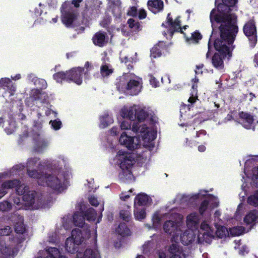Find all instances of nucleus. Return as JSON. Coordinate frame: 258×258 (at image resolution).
Returning <instances> with one entry per match:
<instances>
[{
    "label": "nucleus",
    "instance_id": "a211bd4d",
    "mask_svg": "<svg viewBox=\"0 0 258 258\" xmlns=\"http://www.w3.org/2000/svg\"><path fill=\"white\" fill-rule=\"evenodd\" d=\"M196 237V234L192 230H186L184 233L180 234V238L181 243L187 245L194 240Z\"/></svg>",
    "mask_w": 258,
    "mask_h": 258
},
{
    "label": "nucleus",
    "instance_id": "79ce46f5",
    "mask_svg": "<svg viewBox=\"0 0 258 258\" xmlns=\"http://www.w3.org/2000/svg\"><path fill=\"white\" fill-rule=\"evenodd\" d=\"M85 215L87 220L94 221L96 218V213L94 209L90 208L86 212Z\"/></svg>",
    "mask_w": 258,
    "mask_h": 258
},
{
    "label": "nucleus",
    "instance_id": "338daca9",
    "mask_svg": "<svg viewBox=\"0 0 258 258\" xmlns=\"http://www.w3.org/2000/svg\"><path fill=\"white\" fill-rule=\"evenodd\" d=\"M21 200L20 198H17L14 199V203L17 206H18L17 208L20 209L21 206L22 205V203H21Z\"/></svg>",
    "mask_w": 258,
    "mask_h": 258
},
{
    "label": "nucleus",
    "instance_id": "f704fd0d",
    "mask_svg": "<svg viewBox=\"0 0 258 258\" xmlns=\"http://www.w3.org/2000/svg\"><path fill=\"white\" fill-rule=\"evenodd\" d=\"M247 203L254 207L258 206V190L254 193L248 197L247 200Z\"/></svg>",
    "mask_w": 258,
    "mask_h": 258
},
{
    "label": "nucleus",
    "instance_id": "864d4df0",
    "mask_svg": "<svg viewBox=\"0 0 258 258\" xmlns=\"http://www.w3.org/2000/svg\"><path fill=\"white\" fill-rule=\"evenodd\" d=\"M0 84L4 87L9 88L12 81L9 78H3L0 80Z\"/></svg>",
    "mask_w": 258,
    "mask_h": 258
},
{
    "label": "nucleus",
    "instance_id": "c03bdc74",
    "mask_svg": "<svg viewBox=\"0 0 258 258\" xmlns=\"http://www.w3.org/2000/svg\"><path fill=\"white\" fill-rule=\"evenodd\" d=\"M197 87H198V86H197V84H194L192 85V88L193 89V92L191 95V96H190L188 100V101L191 104L195 103L196 99H197V96H194V93H195L196 95H197Z\"/></svg>",
    "mask_w": 258,
    "mask_h": 258
},
{
    "label": "nucleus",
    "instance_id": "9d476101",
    "mask_svg": "<svg viewBox=\"0 0 258 258\" xmlns=\"http://www.w3.org/2000/svg\"><path fill=\"white\" fill-rule=\"evenodd\" d=\"M243 31L248 38L250 46L253 47L257 42V32L254 21L250 20L247 22L243 26Z\"/></svg>",
    "mask_w": 258,
    "mask_h": 258
},
{
    "label": "nucleus",
    "instance_id": "4468645a",
    "mask_svg": "<svg viewBox=\"0 0 258 258\" xmlns=\"http://www.w3.org/2000/svg\"><path fill=\"white\" fill-rule=\"evenodd\" d=\"M92 41L95 45L103 47L108 42V37L106 33L101 31L96 33L93 36Z\"/></svg>",
    "mask_w": 258,
    "mask_h": 258
},
{
    "label": "nucleus",
    "instance_id": "f8f14e48",
    "mask_svg": "<svg viewBox=\"0 0 258 258\" xmlns=\"http://www.w3.org/2000/svg\"><path fill=\"white\" fill-rule=\"evenodd\" d=\"M84 69L78 67L73 68L68 72V81H73L78 85H80L82 83V72Z\"/></svg>",
    "mask_w": 258,
    "mask_h": 258
},
{
    "label": "nucleus",
    "instance_id": "052dcab7",
    "mask_svg": "<svg viewBox=\"0 0 258 258\" xmlns=\"http://www.w3.org/2000/svg\"><path fill=\"white\" fill-rule=\"evenodd\" d=\"M207 192V191L206 190H200L198 194L193 196L192 198L195 199L201 198L202 197H204L205 196H206Z\"/></svg>",
    "mask_w": 258,
    "mask_h": 258
},
{
    "label": "nucleus",
    "instance_id": "f3484780",
    "mask_svg": "<svg viewBox=\"0 0 258 258\" xmlns=\"http://www.w3.org/2000/svg\"><path fill=\"white\" fill-rule=\"evenodd\" d=\"M200 218L198 214L191 213L186 218V224L189 230L197 229L199 226Z\"/></svg>",
    "mask_w": 258,
    "mask_h": 258
},
{
    "label": "nucleus",
    "instance_id": "4d7b16f0",
    "mask_svg": "<svg viewBox=\"0 0 258 258\" xmlns=\"http://www.w3.org/2000/svg\"><path fill=\"white\" fill-rule=\"evenodd\" d=\"M152 220L153 225L155 226H157L158 224H160L161 220L159 215L157 213H156L154 215Z\"/></svg>",
    "mask_w": 258,
    "mask_h": 258
},
{
    "label": "nucleus",
    "instance_id": "09e8293b",
    "mask_svg": "<svg viewBox=\"0 0 258 258\" xmlns=\"http://www.w3.org/2000/svg\"><path fill=\"white\" fill-rule=\"evenodd\" d=\"M11 208V204L8 201H4L0 203V211H8Z\"/></svg>",
    "mask_w": 258,
    "mask_h": 258
},
{
    "label": "nucleus",
    "instance_id": "c756f323",
    "mask_svg": "<svg viewBox=\"0 0 258 258\" xmlns=\"http://www.w3.org/2000/svg\"><path fill=\"white\" fill-rule=\"evenodd\" d=\"M49 255L45 258H66L65 256L60 255V252L58 249L55 247H50L47 249ZM37 258H43L39 256Z\"/></svg>",
    "mask_w": 258,
    "mask_h": 258
},
{
    "label": "nucleus",
    "instance_id": "423d86ee",
    "mask_svg": "<svg viewBox=\"0 0 258 258\" xmlns=\"http://www.w3.org/2000/svg\"><path fill=\"white\" fill-rule=\"evenodd\" d=\"M82 2V0H73L71 3L66 2L62 5L61 19L63 24L67 27L76 25L78 15L75 8H79Z\"/></svg>",
    "mask_w": 258,
    "mask_h": 258
},
{
    "label": "nucleus",
    "instance_id": "13d9d810",
    "mask_svg": "<svg viewBox=\"0 0 258 258\" xmlns=\"http://www.w3.org/2000/svg\"><path fill=\"white\" fill-rule=\"evenodd\" d=\"M89 202L91 205L95 207H97L99 204L97 198L94 196H91L89 198Z\"/></svg>",
    "mask_w": 258,
    "mask_h": 258
},
{
    "label": "nucleus",
    "instance_id": "c9c22d12",
    "mask_svg": "<svg viewBox=\"0 0 258 258\" xmlns=\"http://www.w3.org/2000/svg\"><path fill=\"white\" fill-rule=\"evenodd\" d=\"M244 228L242 226L234 227L229 229V234L231 236H239L244 233Z\"/></svg>",
    "mask_w": 258,
    "mask_h": 258
},
{
    "label": "nucleus",
    "instance_id": "4be33fe9",
    "mask_svg": "<svg viewBox=\"0 0 258 258\" xmlns=\"http://www.w3.org/2000/svg\"><path fill=\"white\" fill-rule=\"evenodd\" d=\"M18 183L19 181L17 179L8 180L3 183L1 185V188L0 189V199L6 194V189L13 188L18 184Z\"/></svg>",
    "mask_w": 258,
    "mask_h": 258
},
{
    "label": "nucleus",
    "instance_id": "4c0bfd02",
    "mask_svg": "<svg viewBox=\"0 0 258 258\" xmlns=\"http://www.w3.org/2000/svg\"><path fill=\"white\" fill-rule=\"evenodd\" d=\"M19 183L15 187H16V192L19 195H24L25 194L28 193L29 191L28 190L29 187L25 185L24 184H20V182L19 180ZM15 187V186L14 187Z\"/></svg>",
    "mask_w": 258,
    "mask_h": 258
},
{
    "label": "nucleus",
    "instance_id": "bb28decb",
    "mask_svg": "<svg viewBox=\"0 0 258 258\" xmlns=\"http://www.w3.org/2000/svg\"><path fill=\"white\" fill-rule=\"evenodd\" d=\"M150 200L149 197L144 194H140L135 198V206H145L147 205Z\"/></svg>",
    "mask_w": 258,
    "mask_h": 258
},
{
    "label": "nucleus",
    "instance_id": "603ef678",
    "mask_svg": "<svg viewBox=\"0 0 258 258\" xmlns=\"http://www.w3.org/2000/svg\"><path fill=\"white\" fill-rule=\"evenodd\" d=\"M12 228L7 226L3 228L0 229V235H8L11 232H12Z\"/></svg>",
    "mask_w": 258,
    "mask_h": 258
},
{
    "label": "nucleus",
    "instance_id": "f03ea898",
    "mask_svg": "<svg viewBox=\"0 0 258 258\" xmlns=\"http://www.w3.org/2000/svg\"><path fill=\"white\" fill-rule=\"evenodd\" d=\"M120 114L124 118H126L134 120L132 130L133 132L138 134L139 137H131L124 132L120 137L119 143L129 150H134L141 146L139 139L141 137L143 142V146L149 149L153 148L152 142L156 137L155 133L147 127L146 124H140V123L144 121L148 116L145 108L138 106H134L129 108L124 107L121 109Z\"/></svg>",
    "mask_w": 258,
    "mask_h": 258
},
{
    "label": "nucleus",
    "instance_id": "473e14b6",
    "mask_svg": "<svg viewBox=\"0 0 258 258\" xmlns=\"http://www.w3.org/2000/svg\"><path fill=\"white\" fill-rule=\"evenodd\" d=\"M68 72H60L53 75V78L57 82L61 83L62 81H68Z\"/></svg>",
    "mask_w": 258,
    "mask_h": 258
},
{
    "label": "nucleus",
    "instance_id": "6e6d98bb",
    "mask_svg": "<svg viewBox=\"0 0 258 258\" xmlns=\"http://www.w3.org/2000/svg\"><path fill=\"white\" fill-rule=\"evenodd\" d=\"M68 217H63L62 219V224L64 228L67 230L71 228L72 224V222L71 220H68Z\"/></svg>",
    "mask_w": 258,
    "mask_h": 258
},
{
    "label": "nucleus",
    "instance_id": "69168bd1",
    "mask_svg": "<svg viewBox=\"0 0 258 258\" xmlns=\"http://www.w3.org/2000/svg\"><path fill=\"white\" fill-rule=\"evenodd\" d=\"M57 240V235L55 233H52L51 236H49V241L51 243H54Z\"/></svg>",
    "mask_w": 258,
    "mask_h": 258
},
{
    "label": "nucleus",
    "instance_id": "2f4dec72",
    "mask_svg": "<svg viewBox=\"0 0 258 258\" xmlns=\"http://www.w3.org/2000/svg\"><path fill=\"white\" fill-rule=\"evenodd\" d=\"M127 23L128 24L129 27L133 31L138 32L142 29V26L140 23L135 21L133 19H129Z\"/></svg>",
    "mask_w": 258,
    "mask_h": 258
},
{
    "label": "nucleus",
    "instance_id": "0e129e2a",
    "mask_svg": "<svg viewBox=\"0 0 258 258\" xmlns=\"http://www.w3.org/2000/svg\"><path fill=\"white\" fill-rule=\"evenodd\" d=\"M147 16L146 12L144 9H141L139 12V18L140 19H145Z\"/></svg>",
    "mask_w": 258,
    "mask_h": 258
},
{
    "label": "nucleus",
    "instance_id": "ea45409f",
    "mask_svg": "<svg viewBox=\"0 0 258 258\" xmlns=\"http://www.w3.org/2000/svg\"><path fill=\"white\" fill-rule=\"evenodd\" d=\"M134 214L137 220H142L146 217V212L144 209H138L136 207L134 210Z\"/></svg>",
    "mask_w": 258,
    "mask_h": 258
},
{
    "label": "nucleus",
    "instance_id": "a19ab883",
    "mask_svg": "<svg viewBox=\"0 0 258 258\" xmlns=\"http://www.w3.org/2000/svg\"><path fill=\"white\" fill-rule=\"evenodd\" d=\"M202 35L199 32H195L191 34V36L187 41L189 43H197L199 40L202 39Z\"/></svg>",
    "mask_w": 258,
    "mask_h": 258
},
{
    "label": "nucleus",
    "instance_id": "6ab92c4d",
    "mask_svg": "<svg viewBox=\"0 0 258 258\" xmlns=\"http://www.w3.org/2000/svg\"><path fill=\"white\" fill-rule=\"evenodd\" d=\"M108 4L112 12L116 17H120L121 13V3L120 0H109Z\"/></svg>",
    "mask_w": 258,
    "mask_h": 258
},
{
    "label": "nucleus",
    "instance_id": "b1692460",
    "mask_svg": "<svg viewBox=\"0 0 258 258\" xmlns=\"http://www.w3.org/2000/svg\"><path fill=\"white\" fill-rule=\"evenodd\" d=\"M35 149L37 152H41L43 151L48 146V143L44 138L38 135L35 138Z\"/></svg>",
    "mask_w": 258,
    "mask_h": 258
},
{
    "label": "nucleus",
    "instance_id": "c85d7f7f",
    "mask_svg": "<svg viewBox=\"0 0 258 258\" xmlns=\"http://www.w3.org/2000/svg\"><path fill=\"white\" fill-rule=\"evenodd\" d=\"M100 73L102 77H107L113 73L111 66L106 62H104L100 67Z\"/></svg>",
    "mask_w": 258,
    "mask_h": 258
},
{
    "label": "nucleus",
    "instance_id": "39448f33",
    "mask_svg": "<svg viewBox=\"0 0 258 258\" xmlns=\"http://www.w3.org/2000/svg\"><path fill=\"white\" fill-rule=\"evenodd\" d=\"M22 236L5 237L0 239V257H14L17 253L18 245L23 241Z\"/></svg>",
    "mask_w": 258,
    "mask_h": 258
},
{
    "label": "nucleus",
    "instance_id": "9b49d317",
    "mask_svg": "<svg viewBox=\"0 0 258 258\" xmlns=\"http://www.w3.org/2000/svg\"><path fill=\"white\" fill-rule=\"evenodd\" d=\"M162 26L168 29L167 33L164 32L165 35L168 33L172 36L174 32H178L179 30L180 31H181L180 22L179 19L177 18L174 21H173L172 18L170 17V13L168 14L166 20L164 23H162Z\"/></svg>",
    "mask_w": 258,
    "mask_h": 258
},
{
    "label": "nucleus",
    "instance_id": "5fc2aeb1",
    "mask_svg": "<svg viewBox=\"0 0 258 258\" xmlns=\"http://www.w3.org/2000/svg\"><path fill=\"white\" fill-rule=\"evenodd\" d=\"M49 123H50V124H51V126L55 130H57L59 129L61 125V122L59 120H54L53 121L51 120Z\"/></svg>",
    "mask_w": 258,
    "mask_h": 258
},
{
    "label": "nucleus",
    "instance_id": "72a5a7b5",
    "mask_svg": "<svg viewBox=\"0 0 258 258\" xmlns=\"http://www.w3.org/2000/svg\"><path fill=\"white\" fill-rule=\"evenodd\" d=\"M116 232L123 236H127L129 234V229L124 223H120L116 229Z\"/></svg>",
    "mask_w": 258,
    "mask_h": 258
},
{
    "label": "nucleus",
    "instance_id": "e433bc0d",
    "mask_svg": "<svg viewBox=\"0 0 258 258\" xmlns=\"http://www.w3.org/2000/svg\"><path fill=\"white\" fill-rule=\"evenodd\" d=\"M39 159L37 157L30 158L28 159L27 162V172L29 175V171H32L33 170H31V168H33L34 166L38 162ZM36 173H38L37 171L34 170Z\"/></svg>",
    "mask_w": 258,
    "mask_h": 258
},
{
    "label": "nucleus",
    "instance_id": "393cba45",
    "mask_svg": "<svg viewBox=\"0 0 258 258\" xmlns=\"http://www.w3.org/2000/svg\"><path fill=\"white\" fill-rule=\"evenodd\" d=\"M169 251L171 255L170 258H185L182 250L176 243H173L170 246Z\"/></svg>",
    "mask_w": 258,
    "mask_h": 258
},
{
    "label": "nucleus",
    "instance_id": "58836bf2",
    "mask_svg": "<svg viewBox=\"0 0 258 258\" xmlns=\"http://www.w3.org/2000/svg\"><path fill=\"white\" fill-rule=\"evenodd\" d=\"M46 97V94L45 93H41L38 90L34 91L31 95V97L32 99L37 100H45V97Z\"/></svg>",
    "mask_w": 258,
    "mask_h": 258
},
{
    "label": "nucleus",
    "instance_id": "1a4fd4ad",
    "mask_svg": "<svg viewBox=\"0 0 258 258\" xmlns=\"http://www.w3.org/2000/svg\"><path fill=\"white\" fill-rule=\"evenodd\" d=\"M81 231L75 229L72 231V236L68 237L65 242V249L71 253H75L78 251V246L83 241Z\"/></svg>",
    "mask_w": 258,
    "mask_h": 258
},
{
    "label": "nucleus",
    "instance_id": "49530a36",
    "mask_svg": "<svg viewBox=\"0 0 258 258\" xmlns=\"http://www.w3.org/2000/svg\"><path fill=\"white\" fill-rule=\"evenodd\" d=\"M120 217L123 220L128 221L131 218V213L129 210H121L120 213Z\"/></svg>",
    "mask_w": 258,
    "mask_h": 258
},
{
    "label": "nucleus",
    "instance_id": "e2e57ef3",
    "mask_svg": "<svg viewBox=\"0 0 258 258\" xmlns=\"http://www.w3.org/2000/svg\"><path fill=\"white\" fill-rule=\"evenodd\" d=\"M150 84L153 87H157L158 84V82L157 81L156 79L152 76H150Z\"/></svg>",
    "mask_w": 258,
    "mask_h": 258
},
{
    "label": "nucleus",
    "instance_id": "680f3d73",
    "mask_svg": "<svg viewBox=\"0 0 258 258\" xmlns=\"http://www.w3.org/2000/svg\"><path fill=\"white\" fill-rule=\"evenodd\" d=\"M25 168V166L22 164H19V165H15L13 167V172L14 171H21V170H23Z\"/></svg>",
    "mask_w": 258,
    "mask_h": 258
},
{
    "label": "nucleus",
    "instance_id": "412c9836",
    "mask_svg": "<svg viewBox=\"0 0 258 258\" xmlns=\"http://www.w3.org/2000/svg\"><path fill=\"white\" fill-rule=\"evenodd\" d=\"M244 222L247 225H254L258 222V210L250 211L244 217Z\"/></svg>",
    "mask_w": 258,
    "mask_h": 258
},
{
    "label": "nucleus",
    "instance_id": "7c9ffc66",
    "mask_svg": "<svg viewBox=\"0 0 258 258\" xmlns=\"http://www.w3.org/2000/svg\"><path fill=\"white\" fill-rule=\"evenodd\" d=\"M113 120L111 116L108 114H105L100 117V127L105 128L113 122Z\"/></svg>",
    "mask_w": 258,
    "mask_h": 258
},
{
    "label": "nucleus",
    "instance_id": "de8ad7c7",
    "mask_svg": "<svg viewBox=\"0 0 258 258\" xmlns=\"http://www.w3.org/2000/svg\"><path fill=\"white\" fill-rule=\"evenodd\" d=\"M132 121L134 122V120H125L121 123L120 128L122 130H130L131 128V123Z\"/></svg>",
    "mask_w": 258,
    "mask_h": 258
},
{
    "label": "nucleus",
    "instance_id": "7ed1b4c3",
    "mask_svg": "<svg viewBox=\"0 0 258 258\" xmlns=\"http://www.w3.org/2000/svg\"><path fill=\"white\" fill-rule=\"evenodd\" d=\"M29 176L37 179L39 184L50 187L53 190L60 191L63 189L64 177L61 173L43 174L42 172L36 173L35 171H29Z\"/></svg>",
    "mask_w": 258,
    "mask_h": 258
},
{
    "label": "nucleus",
    "instance_id": "0eeeda50",
    "mask_svg": "<svg viewBox=\"0 0 258 258\" xmlns=\"http://www.w3.org/2000/svg\"><path fill=\"white\" fill-rule=\"evenodd\" d=\"M216 235L219 238H223L229 235V230L224 226H219L217 228L215 232ZM215 232L206 222L202 223L201 230L198 235V240L199 243H210L214 237Z\"/></svg>",
    "mask_w": 258,
    "mask_h": 258
},
{
    "label": "nucleus",
    "instance_id": "774afa93",
    "mask_svg": "<svg viewBox=\"0 0 258 258\" xmlns=\"http://www.w3.org/2000/svg\"><path fill=\"white\" fill-rule=\"evenodd\" d=\"M253 62L255 64V67H258V52L255 54L254 56Z\"/></svg>",
    "mask_w": 258,
    "mask_h": 258
},
{
    "label": "nucleus",
    "instance_id": "a18cd8bd",
    "mask_svg": "<svg viewBox=\"0 0 258 258\" xmlns=\"http://www.w3.org/2000/svg\"><path fill=\"white\" fill-rule=\"evenodd\" d=\"M252 181L253 185L258 186V167L252 169Z\"/></svg>",
    "mask_w": 258,
    "mask_h": 258
},
{
    "label": "nucleus",
    "instance_id": "3c124183",
    "mask_svg": "<svg viewBox=\"0 0 258 258\" xmlns=\"http://www.w3.org/2000/svg\"><path fill=\"white\" fill-rule=\"evenodd\" d=\"M151 56L153 58H156L160 56L161 53L157 47H153L151 50Z\"/></svg>",
    "mask_w": 258,
    "mask_h": 258
},
{
    "label": "nucleus",
    "instance_id": "cd10ccee",
    "mask_svg": "<svg viewBox=\"0 0 258 258\" xmlns=\"http://www.w3.org/2000/svg\"><path fill=\"white\" fill-rule=\"evenodd\" d=\"M74 225L79 227H82L85 224V217L81 212H76L73 216Z\"/></svg>",
    "mask_w": 258,
    "mask_h": 258
},
{
    "label": "nucleus",
    "instance_id": "f257e3e1",
    "mask_svg": "<svg viewBox=\"0 0 258 258\" xmlns=\"http://www.w3.org/2000/svg\"><path fill=\"white\" fill-rule=\"evenodd\" d=\"M222 3L217 5V11L213 9L210 13V19L213 28L218 27L220 37L214 40V47L218 52L212 58L213 66L219 69L224 68L223 59L227 56H231L234 48L232 43L238 31L236 25L237 17L230 13L231 8L235 6L237 0H222ZM218 0H215L217 5Z\"/></svg>",
    "mask_w": 258,
    "mask_h": 258
},
{
    "label": "nucleus",
    "instance_id": "8fccbe9b",
    "mask_svg": "<svg viewBox=\"0 0 258 258\" xmlns=\"http://www.w3.org/2000/svg\"><path fill=\"white\" fill-rule=\"evenodd\" d=\"M209 205V201L205 200L201 204L199 208V211L201 215H203L204 212L206 210Z\"/></svg>",
    "mask_w": 258,
    "mask_h": 258
},
{
    "label": "nucleus",
    "instance_id": "a878e982",
    "mask_svg": "<svg viewBox=\"0 0 258 258\" xmlns=\"http://www.w3.org/2000/svg\"><path fill=\"white\" fill-rule=\"evenodd\" d=\"M14 220H17V222L15 225V230L17 234H22L25 231V226L23 224V218L22 216H18L14 217ZM22 235H16L15 236L19 237ZM24 237V236L22 235Z\"/></svg>",
    "mask_w": 258,
    "mask_h": 258
},
{
    "label": "nucleus",
    "instance_id": "2eb2a0df",
    "mask_svg": "<svg viewBox=\"0 0 258 258\" xmlns=\"http://www.w3.org/2000/svg\"><path fill=\"white\" fill-rule=\"evenodd\" d=\"M240 122L246 128H250L253 122V116L250 113L241 112L239 114Z\"/></svg>",
    "mask_w": 258,
    "mask_h": 258
},
{
    "label": "nucleus",
    "instance_id": "bf43d9fd",
    "mask_svg": "<svg viewBox=\"0 0 258 258\" xmlns=\"http://www.w3.org/2000/svg\"><path fill=\"white\" fill-rule=\"evenodd\" d=\"M137 9L135 7H131L127 12V14L131 16H136L137 15Z\"/></svg>",
    "mask_w": 258,
    "mask_h": 258
},
{
    "label": "nucleus",
    "instance_id": "dca6fc26",
    "mask_svg": "<svg viewBox=\"0 0 258 258\" xmlns=\"http://www.w3.org/2000/svg\"><path fill=\"white\" fill-rule=\"evenodd\" d=\"M147 5L149 10L154 14L161 12L164 7L162 0H149Z\"/></svg>",
    "mask_w": 258,
    "mask_h": 258
},
{
    "label": "nucleus",
    "instance_id": "ddd939ff",
    "mask_svg": "<svg viewBox=\"0 0 258 258\" xmlns=\"http://www.w3.org/2000/svg\"><path fill=\"white\" fill-rule=\"evenodd\" d=\"M164 231L169 234H173L174 238L178 236L180 234V229L176 223H174L172 221H166L163 226Z\"/></svg>",
    "mask_w": 258,
    "mask_h": 258
},
{
    "label": "nucleus",
    "instance_id": "20e7f679",
    "mask_svg": "<svg viewBox=\"0 0 258 258\" xmlns=\"http://www.w3.org/2000/svg\"><path fill=\"white\" fill-rule=\"evenodd\" d=\"M114 160L121 169L119 175V178L124 181L131 180L133 177L131 167L135 162L132 155L125 152L119 151Z\"/></svg>",
    "mask_w": 258,
    "mask_h": 258
},
{
    "label": "nucleus",
    "instance_id": "aec40b11",
    "mask_svg": "<svg viewBox=\"0 0 258 258\" xmlns=\"http://www.w3.org/2000/svg\"><path fill=\"white\" fill-rule=\"evenodd\" d=\"M76 258H100V255L97 249L88 248L86 249L84 253L78 252L77 254Z\"/></svg>",
    "mask_w": 258,
    "mask_h": 258
},
{
    "label": "nucleus",
    "instance_id": "37998d69",
    "mask_svg": "<svg viewBox=\"0 0 258 258\" xmlns=\"http://www.w3.org/2000/svg\"><path fill=\"white\" fill-rule=\"evenodd\" d=\"M207 198L208 199L209 203L210 202L212 206V208H216L219 206V202L217 198L214 197L212 195H208L207 196Z\"/></svg>",
    "mask_w": 258,
    "mask_h": 258
},
{
    "label": "nucleus",
    "instance_id": "5701e85b",
    "mask_svg": "<svg viewBox=\"0 0 258 258\" xmlns=\"http://www.w3.org/2000/svg\"><path fill=\"white\" fill-rule=\"evenodd\" d=\"M36 192L34 191H29L23 197L24 204L28 208L32 206L36 201Z\"/></svg>",
    "mask_w": 258,
    "mask_h": 258
},
{
    "label": "nucleus",
    "instance_id": "6e6552de",
    "mask_svg": "<svg viewBox=\"0 0 258 258\" xmlns=\"http://www.w3.org/2000/svg\"><path fill=\"white\" fill-rule=\"evenodd\" d=\"M117 86L119 90L125 91L131 95H137L142 87L141 83L136 79L135 76L131 74L121 77Z\"/></svg>",
    "mask_w": 258,
    "mask_h": 258
}]
</instances>
